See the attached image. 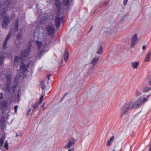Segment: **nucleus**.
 Masks as SVG:
<instances>
[{"mask_svg":"<svg viewBox=\"0 0 151 151\" xmlns=\"http://www.w3.org/2000/svg\"><path fill=\"white\" fill-rule=\"evenodd\" d=\"M5 77L6 79L7 85L5 89L8 91H9L11 90L10 86V84L11 81V75L9 74H7L6 75Z\"/></svg>","mask_w":151,"mask_h":151,"instance_id":"obj_6","label":"nucleus"},{"mask_svg":"<svg viewBox=\"0 0 151 151\" xmlns=\"http://www.w3.org/2000/svg\"><path fill=\"white\" fill-rule=\"evenodd\" d=\"M7 102L6 101H3L0 104L1 108L3 109L7 107Z\"/></svg>","mask_w":151,"mask_h":151,"instance_id":"obj_16","label":"nucleus"},{"mask_svg":"<svg viewBox=\"0 0 151 151\" xmlns=\"http://www.w3.org/2000/svg\"><path fill=\"white\" fill-rule=\"evenodd\" d=\"M150 84L151 86V80L149 81Z\"/></svg>","mask_w":151,"mask_h":151,"instance_id":"obj_40","label":"nucleus"},{"mask_svg":"<svg viewBox=\"0 0 151 151\" xmlns=\"http://www.w3.org/2000/svg\"><path fill=\"white\" fill-rule=\"evenodd\" d=\"M44 96H41L40 99V101L39 102H40V104H41L44 98Z\"/></svg>","mask_w":151,"mask_h":151,"instance_id":"obj_29","label":"nucleus"},{"mask_svg":"<svg viewBox=\"0 0 151 151\" xmlns=\"http://www.w3.org/2000/svg\"><path fill=\"white\" fill-rule=\"evenodd\" d=\"M18 108V106L17 105H16L14 106V109L15 110V111L16 112H17V109Z\"/></svg>","mask_w":151,"mask_h":151,"instance_id":"obj_32","label":"nucleus"},{"mask_svg":"<svg viewBox=\"0 0 151 151\" xmlns=\"http://www.w3.org/2000/svg\"><path fill=\"white\" fill-rule=\"evenodd\" d=\"M69 53L68 51L66 50L65 52L64 55V58L65 61H67L68 59Z\"/></svg>","mask_w":151,"mask_h":151,"instance_id":"obj_15","label":"nucleus"},{"mask_svg":"<svg viewBox=\"0 0 151 151\" xmlns=\"http://www.w3.org/2000/svg\"><path fill=\"white\" fill-rule=\"evenodd\" d=\"M29 50V49L22 51L21 53L22 57H19L17 56L15 57L14 60V65L17 66L19 64V62L22 61V65L20 66L19 71L17 75V77L22 76L24 78L26 76V74L27 72V69L29 66L27 63L26 64H25L22 60L24 57L28 55Z\"/></svg>","mask_w":151,"mask_h":151,"instance_id":"obj_1","label":"nucleus"},{"mask_svg":"<svg viewBox=\"0 0 151 151\" xmlns=\"http://www.w3.org/2000/svg\"><path fill=\"white\" fill-rule=\"evenodd\" d=\"M103 51V47L101 45H100L97 47L96 53L98 54H101L102 53Z\"/></svg>","mask_w":151,"mask_h":151,"instance_id":"obj_13","label":"nucleus"},{"mask_svg":"<svg viewBox=\"0 0 151 151\" xmlns=\"http://www.w3.org/2000/svg\"><path fill=\"white\" fill-rule=\"evenodd\" d=\"M3 64V56L1 53H0V65Z\"/></svg>","mask_w":151,"mask_h":151,"instance_id":"obj_20","label":"nucleus"},{"mask_svg":"<svg viewBox=\"0 0 151 151\" xmlns=\"http://www.w3.org/2000/svg\"><path fill=\"white\" fill-rule=\"evenodd\" d=\"M31 108H29V109H28V111H27V114H29V112L31 111Z\"/></svg>","mask_w":151,"mask_h":151,"instance_id":"obj_33","label":"nucleus"},{"mask_svg":"<svg viewBox=\"0 0 151 151\" xmlns=\"http://www.w3.org/2000/svg\"><path fill=\"white\" fill-rule=\"evenodd\" d=\"M40 85L42 90H45L46 88V87L45 86V81L43 80H42L40 81Z\"/></svg>","mask_w":151,"mask_h":151,"instance_id":"obj_19","label":"nucleus"},{"mask_svg":"<svg viewBox=\"0 0 151 151\" xmlns=\"http://www.w3.org/2000/svg\"><path fill=\"white\" fill-rule=\"evenodd\" d=\"M11 35H12L11 33H9L7 35L5 39L4 42L3 43V49H6L7 48V42L9 39L10 38Z\"/></svg>","mask_w":151,"mask_h":151,"instance_id":"obj_7","label":"nucleus"},{"mask_svg":"<svg viewBox=\"0 0 151 151\" xmlns=\"http://www.w3.org/2000/svg\"><path fill=\"white\" fill-rule=\"evenodd\" d=\"M149 151H151V143L149 149Z\"/></svg>","mask_w":151,"mask_h":151,"instance_id":"obj_37","label":"nucleus"},{"mask_svg":"<svg viewBox=\"0 0 151 151\" xmlns=\"http://www.w3.org/2000/svg\"><path fill=\"white\" fill-rule=\"evenodd\" d=\"M68 94V93H66L64 95V97H64L65 96H66L67 94Z\"/></svg>","mask_w":151,"mask_h":151,"instance_id":"obj_38","label":"nucleus"},{"mask_svg":"<svg viewBox=\"0 0 151 151\" xmlns=\"http://www.w3.org/2000/svg\"><path fill=\"white\" fill-rule=\"evenodd\" d=\"M1 4H0V9H1Z\"/></svg>","mask_w":151,"mask_h":151,"instance_id":"obj_42","label":"nucleus"},{"mask_svg":"<svg viewBox=\"0 0 151 151\" xmlns=\"http://www.w3.org/2000/svg\"><path fill=\"white\" fill-rule=\"evenodd\" d=\"M75 143L74 140H69L66 145L64 147V148L65 149H68L70 147L73 146Z\"/></svg>","mask_w":151,"mask_h":151,"instance_id":"obj_10","label":"nucleus"},{"mask_svg":"<svg viewBox=\"0 0 151 151\" xmlns=\"http://www.w3.org/2000/svg\"><path fill=\"white\" fill-rule=\"evenodd\" d=\"M99 60V57L93 58L91 61V64L93 65V67L97 64Z\"/></svg>","mask_w":151,"mask_h":151,"instance_id":"obj_12","label":"nucleus"},{"mask_svg":"<svg viewBox=\"0 0 151 151\" xmlns=\"http://www.w3.org/2000/svg\"><path fill=\"white\" fill-rule=\"evenodd\" d=\"M139 40V38L138 37L137 34L133 35V47L138 42Z\"/></svg>","mask_w":151,"mask_h":151,"instance_id":"obj_9","label":"nucleus"},{"mask_svg":"<svg viewBox=\"0 0 151 151\" xmlns=\"http://www.w3.org/2000/svg\"><path fill=\"white\" fill-rule=\"evenodd\" d=\"M141 93L140 91H137L136 92V96H139L141 95Z\"/></svg>","mask_w":151,"mask_h":151,"instance_id":"obj_28","label":"nucleus"},{"mask_svg":"<svg viewBox=\"0 0 151 151\" xmlns=\"http://www.w3.org/2000/svg\"><path fill=\"white\" fill-rule=\"evenodd\" d=\"M68 151H74V149L73 148H71Z\"/></svg>","mask_w":151,"mask_h":151,"instance_id":"obj_34","label":"nucleus"},{"mask_svg":"<svg viewBox=\"0 0 151 151\" xmlns=\"http://www.w3.org/2000/svg\"><path fill=\"white\" fill-rule=\"evenodd\" d=\"M92 28H93V26H92V27H91V29H90V31H91V30L92 29Z\"/></svg>","mask_w":151,"mask_h":151,"instance_id":"obj_43","label":"nucleus"},{"mask_svg":"<svg viewBox=\"0 0 151 151\" xmlns=\"http://www.w3.org/2000/svg\"><path fill=\"white\" fill-rule=\"evenodd\" d=\"M7 11V9L5 8H3L1 9L0 14L3 16V14H5Z\"/></svg>","mask_w":151,"mask_h":151,"instance_id":"obj_22","label":"nucleus"},{"mask_svg":"<svg viewBox=\"0 0 151 151\" xmlns=\"http://www.w3.org/2000/svg\"><path fill=\"white\" fill-rule=\"evenodd\" d=\"M18 22H19V20L18 19H17V22L15 24V29H16L17 30L18 29Z\"/></svg>","mask_w":151,"mask_h":151,"instance_id":"obj_26","label":"nucleus"},{"mask_svg":"<svg viewBox=\"0 0 151 151\" xmlns=\"http://www.w3.org/2000/svg\"><path fill=\"white\" fill-rule=\"evenodd\" d=\"M45 29L49 35H52L55 31V29L52 26L47 25L45 28Z\"/></svg>","mask_w":151,"mask_h":151,"instance_id":"obj_8","label":"nucleus"},{"mask_svg":"<svg viewBox=\"0 0 151 151\" xmlns=\"http://www.w3.org/2000/svg\"><path fill=\"white\" fill-rule=\"evenodd\" d=\"M44 104H44H44H43V105H42V107H44Z\"/></svg>","mask_w":151,"mask_h":151,"instance_id":"obj_39","label":"nucleus"},{"mask_svg":"<svg viewBox=\"0 0 151 151\" xmlns=\"http://www.w3.org/2000/svg\"><path fill=\"white\" fill-rule=\"evenodd\" d=\"M151 55V54L150 52H149L148 53L145 59V62H148L150 60Z\"/></svg>","mask_w":151,"mask_h":151,"instance_id":"obj_17","label":"nucleus"},{"mask_svg":"<svg viewBox=\"0 0 151 151\" xmlns=\"http://www.w3.org/2000/svg\"><path fill=\"white\" fill-rule=\"evenodd\" d=\"M51 76V74H50L48 75L47 76V78L48 80H49L50 79V77Z\"/></svg>","mask_w":151,"mask_h":151,"instance_id":"obj_36","label":"nucleus"},{"mask_svg":"<svg viewBox=\"0 0 151 151\" xmlns=\"http://www.w3.org/2000/svg\"><path fill=\"white\" fill-rule=\"evenodd\" d=\"M151 89L150 87H146L143 89V91L145 92H147L150 91Z\"/></svg>","mask_w":151,"mask_h":151,"instance_id":"obj_23","label":"nucleus"},{"mask_svg":"<svg viewBox=\"0 0 151 151\" xmlns=\"http://www.w3.org/2000/svg\"><path fill=\"white\" fill-rule=\"evenodd\" d=\"M5 138V136H4L0 139V146L2 147L3 146V143Z\"/></svg>","mask_w":151,"mask_h":151,"instance_id":"obj_18","label":"nucleus"},{"mask_svg":"<svg viewBox=\"0 0 151 151\" xmlns=\"http://www.w3.org/2000/svg\"><path fill=\"white\" fill-rule=\"evenodd\" d=\"M4 95L2 93H0V99L3 98Z\"/></svg>","mask_w":151,"mask_h":151,"instance_id":"obj_30","label":"nucleus"},{"mask_svg":"<svg viewBox=\"0 0 151 151\" xmlns=\"http://www.w3.org/2000/svg\"><path fill=\"white\" fill-rule=\"evenodd\" d=\"M128 0H124V5H126L127 3Z\"/></svg>","mask_w":151,"mask_h":151,"instance_id":"obj_31","label":"nucleus"},{"mask_svg":"<svg viewBox=\"0 0 151 151\" xmlns=\"http://www.w3.org/2000/svg\"><path fill=\"white\" fill-rule=\"evenodd\" d=\"M37 44L38 51L37 52L38 56H36V57L37 58H38L39 57L40 58L41 56L42 55L44 52L45 46L44 45H43L42 42L40 41H37Z\"/></svg>","mask_w":151,"mask_h":151,"instance_id":"obj_5","label":"nucleus"},{"mask_svg":"<svg viewBox=\"0 0 151 151\" xmlns=\"http://www.w3.org/2000/svg\"><path fill=\"white\" fill-rule=\"evenodd\" d=\"M132 43L131 44V47H132Z\"/></svg>","mask_w":151,"mask_h":151,"instance_id":"obj_44","label":"nucleus"},{"mask_svg":"<svg viewBox=\"0 0 151 151\" xmlns=\"http://www.w3.org/2000/svg\"><path fill=\"white\" fill-rule=\"evenodd\" d=\"M146 47V46L145 45H144L142 47V49L143 50H144Z\"/></svg>","mask_w":151,"mask_h":151,"instance_id":"obj_35","label":"nucleus"},{"mask_svg":"<svg viewBox=\"0 0 151 151\" xmlns=\"http://www.w3.org/2000/svg\"><path fill=\"white\" fill-rule=\"evenodd\" d=\"M132 108V102L130 101L127 102L123 106L121 107L120 109L122 112L121 116L122 117L127 112H128Z\"/></svg>","mask_w":151,"mask_h":151,"instance_id":"obj_3","label":"nucleus"},{"mask_svg":"<svg viewBox=\"0 0 151 151\" xmlns=\"http://www.w3.org/2000/svg\"><path fill=\"white\" fill-rule=\"evenodd\" d=\"M17 39L19 40H20L22 39L20 34H18L17 35Z\"/></svg>","mask_w":151,"mask_h":151,"instance_id":"obj_27","label":"nucleus"},{"mask_svg":"<svg viewBox=\"0 0 151 151\" xmlns=\"http://www.w3.org/2000/svg\"><path fill=\"white\" fill-rule=\"evenodd\" d=\"M4 147L6 149V150L8 149V144L7 142V141H6L5 143Z\"/></svg>","mask_w":151,"mask_h":151,"instance_id":"obj_25","label":"nucleus"},{"mask_svg":"<svg viewBox=\"0 0 151 151\" xmlns=\"http://www.w3.org/2000/svg\"><path fill=\"white\" fill-rule=\"evenodd\" d=\"M18 136V134L17 133L16 134V136L17 137Z\"/></svg>","mask_w":151,"mask_h":151,"instance_id":"obj_41","label":"nucleus"},{"mask_svg":"<svg viewBox=\"0 0 151 151\" xmlns=\"http://www.w3.org/2000/svg\"><path fill=\"white\" fill-rule=\"evenodd\" d=\"M139 63L138 62H133V68L136 69L137 68Z\"/></svg>","mask_w":151,"mask_h":151,"instance_id":"obj_21","label":"nucleus"},{"mask_svg":"<svg viewBox=\"0 0 151 151\" xmlns=\"http://www.w3.org/2000/svg\"><path fill=\"white\" fill-rule=\"evenodd\" d=\"M112 151H115V150H112Z\"/></svg>","mask_w":151,"mask_h":151,"instance_id":"obj_45","label":"nucleus"},{"mask_svg":"<svg viewBox=\"0 0 151 151\" xmlns=\"http://www.w3.org/2000/svg\"><path fill=\"white\" fill-rule=\"evenodd\" d=\"M114 138V136H112L109 139L107 142V146H110L111 145L112 143L113 142Z\"/></svg>","mask_w":151,"mask_h":151,"instance_id":"obj_14","label":"nucleus"},{"mask_svg":"<svg viewBox=\"0 0 151 151\" xmlns=\"http://www.w3.org/2000/svg\"><path fill=\"white\" fill-rule=\"evenodd\" d=\"M40 104H40L39 102L36 103L33 106L34 110H35V109H37V106Z\"/></svg>","mask_w":151,"mask_h":151,"instance_id":"obj_24","label":"nucleus"},{"mask_svg":"<svg viewBox=\"0 0 151 151\" xmlns=\"http://www.w3.org/2000/svg\"><path fill=\"white\" fill-rule=\"evenodd\" d=\"M149 95H143L140 97L133 104V109L138 108L147 101Z\"/></svg>","mask_w":151,"mask_h":151,"instance_id":"obj_2","label":"nucleus"},{"mask_svg":"<svg viewBox=\"0 0 151 151\" xmlns=\"http://www.w3.org/2000/svg\"><path fill=\"white\" fill-rule=\"evenodd\" d=\"M62 19L60 17H57L55 19V23L56 27H58L60 24V21Z\"/></svg>","mask_w":151,"mask_h":151,"instance_id":"obj_11","label":"nucleus"},{"mask_svg":"<svg viewBox=\"0 0 151 151\" xmlns=\"http://www.w3.org/2000/svg\"><path fill=\"white\" fill-rule=\"evenodd\" d=\"M14 17L15 15L14 14H12L11 17H10L9 16L7 15L4 16V17L3 22L2 24V27L4 29H6L9 22Z\"/></svg>","mask_w":151,"mask_h":151,"instance_id":"obj_4","label":"nucleus"}]
</instances>
